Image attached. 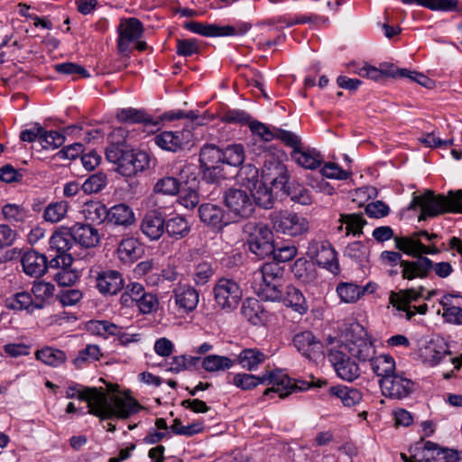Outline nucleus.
I'll use <instances>...</instances> for the list:
<instances>
[{
    "label": "nucleus",
    "instance_id": "nucleus-8",
    "mask_svg": "<svg viewBox=\"0 0 462 462\" xmlns=\"http://www.w3.org/2000/svg\"><path fill=\"white\" fill-rule=\"evenodd\" d=\"M269 219L276 233L290 237L304 236L310 230V222L305 217L288 209L271 212Z\"/></svg>",
    "mask_w": 462,
    "mask_h": 462
},
{
    "label": "nucleus",
    "instance_id": "nucleus-5",
    "mask_svg": "<svg viewBox=\"0 0 462 462\" xmlns=\"http://www.w3.org/2000/svg\"><path fill=\"white\" fill-rule=\"evenodd\" d=\"M106 157L116 165V170L124 176H132L149 167V155L145 152L134 151L130 147L107 146Z\"/></svg>",
    "mask_w": 462,
    "mask_h": 462
},
{
    "label": "nucleus",
    "instance_id": "nucleus-34",
    "mask_svg": "<svg viewBox=\"0 0 462 462\" xmlns=\"http://www.w3.org/2000/svg\"><path fill=\"white\" fill-rule=\"evenodd\" d=\"M107 222L125 227L132 226L135 221L133 209L126 204L120 203L107 209Z\"/></svg>",
    "mask_w": 462,
    "mask_h": 462
},
{
    "label": "nucleus",
    "instance_id": "nucleus-35",
    "mask_svg": "<svg viewBox=\"0 0 462 462\" xmlns=\"http://www.w3.org/2000/svg\"><path fill=\"white\" fill-rule=\"evenodd\" d=\"M267 358V356L256 347L245 348L237 356L235 363L239 364L244 369L255 371Z\"/></svg>",
    "mask_w": 462,
    "mask_h": 462
},
{
    "label": "nucleus",
    "instance_id": "nucleus-6",
    "mask_svg": "<svg viewBox=\"0 0 462 462\" xmlns=\"http://www.w3.org/2000/svg\"><path fill=\"white\" fill-rule=\"evenodd\" d=\"M282 269L277 263H265L254 273L253 284L257 294L267 300H281Z\"/></svg>",
    "mask_w": 462,
    "mask_h": 462
},
{
    "label": "nucleus",
    "instance_id": "nucleus-62",
    "mask_svg": "<svg viewBox=\"0 0 462 462\" xmlns=\"http://www.w3.org/2000/svg\"><path fill=\"white\" fill-rule=\"evenodd\" d=\"M55 291V286L44 281L34 282L32 287V293L34 295L38 302H44L51 299Z\"/></svg>",
    "mask_w": 462,
    "mask_h": 462
},
{
    "label": "nucleus",
    "instance_id": "nucleus-16",
    "mask_svg": "<svg viewBox=\"0 0 462 462\" xmlns=\"http://www.w3.org/2000/svg\"><path fill=\"white\" fill-rule=\"evenodd\" d=\"M262 157L263 160L262 176L264 181L270 183L276 189H283L288 182L289 177L287 169L282 162L279 155L265 151Z\"/></svg>",
    "mask_w": 462,
    "mask_h": 462
},
{
    "label": "nucleus",
    "instance_id": "nucleus-3",
    "mask_svg": "<svg viewBox=\"0 0 462 462\" xmlns=\"http://www.w3.org/2000/svg\"><path fill=\"white\" fill-rule=\"evenodd\" d=\"M417 208L421 211L419 221L448 212L462 213V189L449 191L447 196L435 195L432 190H427L421 195L413 196L409 208Z\"/></svg>",
    "mask_w": 462,
    "mask_h": 462
},
{
    "label": "nucleus",
    "instance_id": "nucleus-33",
    "mask_svg": "<svg viewBox=\"0 0 462 462\" xmlns=\"http://www.w3.org/2000/svg\"><path fill=\"white\" fill-rule=\"evenodd\" d=\"M291 156L298 165L308 170H316L323 162L322 155L315 149L300 147L299 150H292Z\"/></svg>",
    "mask_w": 462,
    "mask_h": 462
},
{
    "label": "nucleus",
    "instance_id": "nucleus-36",
    "mask_svg": "<svg viewBox=\"0 0 462 462\" xmlns=\"http://www.w3.org/2000/svg\"><path fill=\"white\" fill-rule=\"evenodd\" d=\"M116 119L120 122L131 124L158 125V122L154 121L144 110L133 107L119 109L116 112Z\"/></svg>",
    "mask_w": 462,
    "mask_h": 462
},
{
    "label": "nucleus",
    "instance_id": "nucleus-29",
    "mask_svg": "<svg viewBox=\"0 0 462 462\" xmlns=\"http://www.w3.org/2000/svg\"><path fill=\"white\" fill-rule=\"evenodd\" d=\"M376 288L377 285L374 282H368L363 287L352 282H340L337 286V293L343 302L354 303L365 293H373Z\"/></svg>",
    "mask_w": 462,
    "mask_h": 462
},
{
    "label": "nucleus",
    "instance_id": "nucleus-54",
    "mask_svg": "<svg viewBox=\"0 0 462 462\" xmlns=\"http://www.w3.org/2000/svg\"><path fill=\"white\" fill-rule=\"evenodd\" d=\"M199 361L200 358L197 356L186 355L175 356L170 362L169 370L172 373L178 374L195 367Z\"/></svg>",
    "mask_w": 462,
    "mask_h": 462
},
{
    "label": "nucleus",
    "instance_id": "nucleus-7",
    "mask_svg": "<svg viewBox=\"0 0 462 462\" xmlns=\"http://www.w3.org/2000/svg\"><path fill=\"white\" fill-rule=\"evenodd\" d=\"M73 245L74 240L69 228L66 226L57 228L49 239L48 252L51 257L50 267L70 266L73 263L70 253Z\"/></svg>",
    "mask_w": 462,
    "mask_h": 462
},
{
    "label": "nucleus",
    "instance_id": "nucleus-4",
    "mask_svg": "<svg viewBox=\"0 0 462 462\" xmlns=\"http://www.w3.org/2000/svg\"><path fill=\"white\" fill-rule=\"evenodd\" d=\"M232 383L244 391L254 389L259 384L268 385L263 393L264 396L277 393L279 398L282 399L286 394L284 389L289 385L290 377L282 370L276 369L265 371L262 375L239 373L234 375Z\"/></svg>",
    "mask_w": 462,
    "mask_h": 462
},
{
    "label": "nucleus",
    "instance_id": "nucleus-51",
    "mask_svg": "<svg viewBox=\"0 0 462 462\" xmlns=\"http://www.w3.org/2000/svg\"><path fill=\"white\" fill-rule=\"evenodd\" d=\"M69 204L65 200L49 204L44 210L43 218L50 223H57L62 220L68 212Z\"/></svg>",
    "mask_w": 462,
    "mask_h": 462
},
{
    "label": "nucleus",
    "instance_id": "nucleus-49",
    "mask_svg": "<svg viewBox=\"0 0 462 462\" xmlns=\"http://www.w3.org/2000/svg\"><path fill=\"white\" fill-rule=\"evenodd\" d=\"M102 356L100 347L97 345L89 344L79 351L78 356L73 359L76 367L80 368L86 364L98 361Z\"/></svg>",
    "mask_w": 462,
    "mask_h": 462
},
{
    "label": "nucleus",
    "instance_id": "nucleus-60",
    "mask_svg": "<svg viewBox=\"0 0 462 462\" xmlns=\"http://www.w3.org/2000/svg\"><path fill=\"white\" fill-rule=\"evenodd\" d=\"M54 69L60 74L72 76L74 79L90 77V74L84 67L73 62L56 64Z\"/></svg>",
    "mask_w": 462,
    "mask_h": 462
},
{
    "label": "nucleus",
    "instance_id": "nucleus-40",
    "mask_svg": "<svg viewBox=\"0 0 462 462\" xmlns=\"http://www.w3.org/2000/svg\"><path fill=\"white\" fill-rule=\"evenodd\" d=\"M165 231L169 236L179 240L189 235L190 226L184 217L174 216L165 221Z\"/></svg>",
    "mask_w": 462,
    "mask_h": 462
},
{
    "label": "nucleus",
    "instance_id": "nucleus-46",
    "mask_svg": "<svg viewBox=\"0 0 462 462\" xmlns=\"http://www.w3.org/2000/svg\"><path fill=\"white\" fill-rule=\"evenodd\" d=\"M1 214L5 220L10 223H24L29 217V211L22 205L7 203L1 208Z\"/></svg>",
    "mask_w": 462,
    "mask_h": 462
},
{
    "label": "nucleus",
    "instance_id": "nucleus-57",
    "mask_svg": "<svg viewBox=\"0 0 462 462\" xmlns=\"http://www.w3.org/2000/svg\"><path fill=\"white\" fill-rule=\"evenodd\" d=\"M65 142V137L58 131H46L42 127V133L40 137V144L45 150H54L61 146Z\"/></svg>",
    "mask_w": 462,
    "mask_h": 462
},
{
    "label": "nucleus",
    "instance_id": "nucleus-32",
    "mask_svg": "<svg viewBox=\"0 0 462 462\" xmlns=\"http://www.w3.org/2000/svg\"><path fill=\"white\" fill-rule=\"evenodd\" d=\"M69 228L73 236L74 245L79 244L88 248L96 246L99 242L97 230L89 225L76 224Z\"/></svg>",
    "mask_w": 462,
    "mask_h": 462
},
{
    "label": "nucleus",
    "instance_id": "nucleus-64",
    "mask_svg": "<svg viewBox=\"0 0 462 462\" xmlns=\"http://www.w3.org/2000/svg\"><path fill=\"white\" fill-rule=\"evenodd\" d=\"M139 310L143 314H152L157 311L159 308V300L157 296L152 292H145L135 302Z\"/></svg>",
    "mask_w": 462,
    "mask_h": 462
},
{
    "label": "nucleus",
    "instance_id": "nucleus-37",
    "mask_svg": "<svg viewBox=\"0 0 462 462\" xmlns=\"http://www.w3.org/2000/svg\"><path fill=\"white\" fill-rule=\"evenodd\" d=\"M5 306L14 310H32L33 309H42V302L33 301L32 295L26 291H21L9 297L5 300Z\"/></svg>",
    "mask_w": 462,
    "mask_h": 462
},
{
    "label": "nucleus",
    "instance_id": "nucleus-41",
    "mask_svg": "<svg viewBox=\"0 0 462 462\" xmlns=\"http://www.w3.org/2000/svg\"><path fill=\"white\" fill-rule=\"evenodd\" d=\"M242 315L252 324L257 325L265 318L262 304L256 299H246L241 308Z\"/></svg>",
    "mask_w": 462,
    "mask_h": 462
},
{
    "label": "nucleus",
    "instance_id": "nucleus-55",
    "mask_svg": "<svg viewBox=\"0 0 462 462\" xmlns=\"http://www.w3.org/2000/svg\"><path fill=\"white\" fill-rule=\"evenodd\" d=\"M403 4H416L431 10L451 11L457 7V2L453 0H401Z\"/></svg>",
    "mask_w": 462,
    "mask_h": 462
},
{
    "label": "nucleus",
    "instance_id": "nucleus-61",
    "mask_svg": "<svg viewBox=\"0 0 462 462\" xmlns=\"http://www.w3.org/2000/svg\"><path fill=\"white\" fill-rule=\"evenodd\" d=\"M180 190V180L175 177H164L160 179L153 187L155 193L163 195H175Z\"/></svg>",
    "mask_w": 462,
    "mask_h": 462
},
{
    "label": "nucleus",
    "instance_id": "nucleus-59",
    "mask_svg": "<svg viewBox=\"0 0 462 462\" xmlns=\"http://www.w3.org/2000/svg\"><path fill=\"white\" fill-rule=\"evenodd\" d=\"M106 175L104 172H97L84 181L81 189L88 194L97 193L106 187Z\"/></svg>",
    "mask_w": 462,
    "mask_h": 462
},
{
    "label": "nucleus",
    "instance_id": "nucleus-13",
    "mask_svg": "<svg viewBox=\"0 0 462 462\" xmlns=\"http://www.w3.org/2000/svg\"><path fill=\"white\" fill-rule=\"evenodd\" d=\"M422 288L420 291L414 289L392 291L389 297L390 303L398 310L406 313V318L411 319L416 313L425 314L428 310L426 303L416 306L414 303L423 298Z\"/></svg>",
    "mask_w": 462,
    "mask_h": 462
},
{
    "label": "nucleus",
    "instance_id": "nucleus-47",
    "mask_svg": "<svg viewBox=\"0 0 462 462\" xmlns=\"http://www.w3.org/2000/svg\"><path fill=\"white\" fill-rule=\"evenodd\" d=\"M291 272L295 278L303 283H310L316 278L313 264L302 258L297 259L294 262Z\"/></svg>",
    "mask_w": 462,
    "mask_h": 462
},
{
    "label": "nucleus",
    "instance_id": "nucleus-10",
    "mask_svg": "<svg viewBox=\"0 0 462 462\" xmlns=\"http://www.w3.org/2000/svg\"><path fill=\"white\" fill-rule=\"evenodd\" d=\"M183 27L193 33L205 37L243 36L252 28V24L246 22H237L234 25L219 26L191 21L184 23Z\"/></svg>",
    "mask_w": 462,
    "mask_h": 462
},
{
    "label": "nucleus",
    "instance_id": "nucleus-18",
    "mask_svg": "<svg viewBox=\"0 0 462 462\" xmlns=\"http://www.w3.org/2000/svg\"><path fill=\"white\" fill-rule=\"evenodd\" d=\"M420 356L423 362L430 366L448 361L454 365L455 369H459L462 362L457 357L452 356L448 344L443 339H432L420 349Z\"/></svg>",
    "mask_w": 462,
    "mask_h": 462
},
{
    "label": "nucleus",
    "instance_id": "nucleus-15",
    "mask_svg": "<svg viewBox=\"0 0 462 462\" xmlns=\"http://www.w3.org/2000/svg\"><path fill=\"white\" fill-rule=\"evenodd\" d=\"M223 199L229 212L239 218H248L254 211V201L250 191L230 188L225 191Z\"/></svg>",
    "mask_w": 462,
    "mask_h": 462
},
{
    "label": "nucleus",
    "instance_id": "nucleus-17",
    "mask_svg": "<svg viewBox=\"0 0 462 462\" xmlns=\"http://www.w3.org/2000/svg\"><path fill=\"white\" fill-rule=\"evenodd\" d=\"M348 355L340 346H337L329 350L328 359L339 378L346 382H353L360 376V368Z\"/></svg>",
    "mask_w": 462,
    "mask_h": 462
},
{
    "label": "nucleus",
    "instance_id": "nucleus-1",
    "mask_svg": "<svg viewBox=\"0 0 462 462\" xmlns=\"http://www.w3.org/2000/svg\"><path fill=\"white\" fill-rule=\"evenodd\" d=\"M437 234H430L426 230H420L406 236H396L394 242L396 248L416 259L401 262V273L404 280L423 279L430 273L431 260L426 254H437L440 250L437 247L435 240Z\"/></svg>",
    "mask_w": 462,
    "mask_h": 462
},
{
    "label": "nucleus",
    "instance_id": "nucleus-28",
    "mask_svg": "<svg viewBox=\"0 0 462 462\" xmlns=\"http://www.w3.org/2000/svg\"><path fill=\"white\" fill-rule=\"evenodd\" d=\"M173 295L176 305L185 312L193 311L199 301V291L189 284H178Z\"/></svg>",
    "mask_w": 462,
    "mask_h": 462
},
{
    "label": "nucleus",
    "instance_id": "nucleus-9",
    "mask_svg": "<svg viewBox=\"0 0 462 462\" xmlns=\"http://www.w3.org/2000/svg\"><path fill=\"white\" fill-rule=\"evenodd\" d=\"M244 231L247 234V245L251 253L259 258L275 253L273 234L267 225L249 222L245 224Z\"/></svg>",
    "mask_w": 462,
    "mask_h": 462
},
{
    "label": "nucleus",
    "instance_id": "nucleus-12",
    "mask_svg": "<svg viewBox=\"0 0 462 462\" xmlns=\"http://www.w3.org/2000/svg\"><path fill=\"white\" fill-rule=\"evenodd\" d=\"M213 292L217 307L226 311L236 309L242 299L240 285L233 279L220 278L217 280Z\"/></svg>",
    "mask_w": 462,
    "mask_h": 462
},
{
    "label": "nucleus",
    "instance_id": "nucleus-22",
    "mask_svg": "<svg viewBox=\"0 0 462 462\" xmlns=\"http://www.w3.org/2000/svg\"><path fill=\"white\" fill-rule=\"evenodd\" d=\"M68 399L78 398L88 402V412L96 416V411H100L104 397L97 392L96 387H87L78 383L69 386L66 390Z\"/></svg>",
    "mask_w": 462,
    "mask_h": 462
},
{
    "label": "nucleus",
    "instance_id": "nucleus-19",
    "mask_svg": "<svg viewBox=\"0 0 462 462\" xmlns=\"http://www.w3.org/2000/svg\"><path fill=\"white\" fill-rule=\"evenodd\" d=\"M143 33L141 21L134 17L123 19L118 26L117 49L119 53L128 55L131 44L138 41Z\"/></svg>",
    "mask_w": 462,
    "mask_h": 462
},
{
    "label": "nucleus",
    "instance_id": "nucleus-30",
    "mask_svg": "<svg viewBox=\"0 0 462 462\" xmlns=\"http://www.w3.org/2000/svg\"><path fill=\"white\" fill-rule=\"evenodd\" d=\"M292 342L297 350L309 359L313 358L322 348V343L309 330L297 333Z\"/></svg>",
    "mask_w": 462,
    "mask_h": 462
},
{
    "label": "nucleus",
    "instance_id": "nucleus-11",
    "mask_svg": "<svg viewBox=\"0 0 462 462\" xmlns=\"http://www.w3.org/2000/svg\"><path fill=\"white\" fill-rule=\"evenodd\" d=\"M306 255L318 265L334 274L340 271L337 254L328 241L310 240L307 246Z\"/></svg>",
    "mask_w": 462,
    "mask_h": 462
},
{
    "label": "nucleus",
    "instance_id": "nucleus-63",
    "mask_svg": "<svg viewBox=\"0 0 462 462\" xmlns=\"http://www.w3.org/2000/svg\"><path fill=\"white\" fill-rule=\"evenodd\" d=\"M221 120L226 124L250 125L252 118L248 113L240 109H228L221 116Z\"/></svg>",
    "mask_w": 462,
    "mask_h": 462
},
{
    "label": "nucleus",
    "instance_id": "nucleus-45",
    "mask_svg": "<svg viewBox=\"0 0 462 462\" xmlns=\"http://www.w3.org/2000/svg\"><path fill=\"white\" fill-rule=\"evenodd\" d=\"M339 221L341 225L338 226V230H343V226L346 225V235L350 234L356 236L363 233V227L366 224L365 219L361 214H341Z\"/></svg>",
    "mask_w": 462,
    "mask_h": 462
},
{
    "label": "nucleus",
    "instance_id": "nucleus-23",
    "mask_svg": "<svg viewBox=\"0 0 462 462\" xmlns=\"http://www.w3.org/2000/svg\"><path fill=\"white\" fill-rule=\"evenodd\" d=\"M21 264L26 275L40 278L47 273L50 261L44 254L35 250H28L23 254Z\"/></svg>",
    "mask_w": 462,
    "mask_h": 462
},
{
    "label": "nucleus",
    "instance_id": "nucleus-39",
    "mask_svg": "<svg viewBox=\"0 0 462 462\" xmlns=\"http://www.w3.org/2000/svg\"><path fill=\"white\" fill-rule=\"evenodd\" d=\"M236 180L252 193L261 184L258 168L250 163L243 165L236 174Z\"/></svg>",
    "mask_w": 462,
    "mask_h": 462
},
{
    "label": "nucleus",
    "instance_id": "nucleus-21",
    "mask_svg": "<svg viewBox=\"0 0 462 462\" xmlns=\"http://www.w3.org/2000/svg\"><path fill=\"white\" fill-rule=\"evenodd\" d=\"M191 138L192 134L189 130L163 131L155 135L154 142L165 151L177 152L189 145Z\"/></svg>",
    "mask_w": 462,
    "mask_h": 462
},
{
    "label": "nucleus",
    "instance_id": "nucleus-42",
    "mask_svg": "<svg viewBox=\"0 0 462 462\" xmlns=\"http://www.w3.org/2000/svg\"><path fill=\"white\" fill-rule=\"evenodd\" d=\"M370 363L373 372L381 379L395 373V361L390 355L374 356Z\"/></svg>",
    "mask_w": 462,
    "mask_h": 462
},
{
    "label": "nucleus",
    "instance_id": "nucleus-27",
    "mask_svg": "<svg viewBox=\"0 0 462 462\" xmlns=\"http://www.w3.org/2000/svg\"><path fill=\"white\" fill-rule=\"evenodd\" d=\"M143 252V245L137 238L133 236L123 238L116 248L117 257L125 264L136 262L142 257Z\"/></svg>",
    "mask_w": 462,
    "mask_h": 462
},
{
    "label": "nucleus",
    "instance_id": "nucleus-43",
    "mask_svg": "<svg viewBox=\"0 0 462 462\" xmlns=\"http://www.w3.org/2000/svg\"><path fill=\"white\" fill-rule=\"evenodd\" d=\"M235 365V361L225 356L208 355L201 360V366L209 373L224 372Z\"/></svg>",
    "mask_w": 462,
    "mask_h": 462
},
{
    "label": "nucleus",
    "instance_id": "nucleus-38",
    "mask_svg": "<svg viewBox=\"0 0 462 462\" xmlns=\"http://www.w3.org/2000/svg\"><path fill=\"white\" fill-rule=\"evenodd\" d=\"M281 300L300 315L307 313L309 310L304 295L294 286H287L285 296L282 295Z\"/></svg>",
    "mask_w": 462,
    "mask_h": 462
},
{
    "label": "nucleus",
    "instance_id": "nucleus-24",
    "mask_svg": "<svg viewBox=\"0 0 462 462\" xmlns=\"http://www.w3.org/2000/svg\"><path fill=\"white\" fill-rule=\"evenodd\" d=\"M125 287V282L120 272L116 270H103L96 276V288L103 295H115Z\"/></svg>",
    "mask_w": 462,
    "mask_h": 462
},
{
    "label": "nucleus",
    "instance_id": "nucleus-56",
    "mask_svg": "<svg viewBox=\"0 0 462 462\" xmlns=\"http://www.w3.org/2000/svg\"><path fill=\"white\" fill-rule=\"evenodd\" d=\"M222 152L223 163L231 166H239L245 160V150L240 143L228 145Z\"/></svg>",
    "mask_w": 462,
    "mask_h": 462
},
{
    "label": "nucleus",
    "instance_id": "nucleus-58",
    "mask_svg": "<svg viewBox=\"0 0 462 462\" xmlns=\"http://www.w3.org/2000/svg\"><path fill=\"white\" fill-rule=\"evenodd\" d=\"M251 193L254 204H257L263 208H271L273 206L274 199L272 191L265 186V184H259L257 188Z\"/></svg>",
    "mask_w": 462,
    "mask_h": 462
},
{
    "label": "nucleus",
    "instance_id": "nucleus-50",
    "mask_svg": "<svg viewBox=\"0 0 462 462\" xmlns=\"http://www.w3.org/2000/svg\"><path fill=\"white\" fill-rule=\"evenodd\" d=\"M330 393L339 398L345 406L351 407L358 403L362 395L356 389H349L347 387L334 386L329 390Z\"/></svg>",
    "mask_w": 462,
    "mask_h": 462
},
{
    "label": "nucleus",
    "instance_id": "nucleus-2",
    "mask_svg": "<svg viewBox=\"0 0 462 462\" xmlns=\"http://www.w3.org/2000/svg\"><path fill=\"white\" fill-rule=\"evenodd\" d=\"M97 392L103 395L104 403L100 411H96V416L106 422L103 428L108 431L116 430V420H125L144 409L132 396L130 390L121 391L116 383L107 384L106 392L103 388H97Z\"/></svg>",
    "mask_w": 462,
    "mask_h": 462
},
{
    "label": "nucleus",
    "instance_id": "nucleus-25",
    "mask_svg": "<svg viewBox=\"0 0 462 462\" xmlns=\"http://www.w3.org/2000/svg\"><path fill=\"white\" fill-rule=\"evenodd\" d=\"M352 357L357 359L361 363L371 361L375 356V347L371 340L366 337H359L348 340L345 344L339 345Z\"/></svg>",
    "mask_w": 462,
    "mask_h": 462
},
{
    "label": "nucleus",
    "instance_id": "nucleus-31",
    "mask_svg": "<svg viewBox=\"0 0 462 462\" xmlns=\"http://www.w3.org/2000/svg\"><path fill=\"white\" fill-rule=\"evenodd\" d=\"M199 216L203 223L213 227L220 228L229 223L224 209L212 203L201 204L199 208Z\"/></svg>",
    "mask_w": 462,
    "mask_h": 462
},
{
    "label": "nucleus",
    "instance_id": "nucleus-20",
    "mask_svg": "<svg viewBox=\"0 0 462 462\" xmlns=\"http://www.w3.org/2000/svg\"><path fill=\"white\" fill-rule=\"evenodd\" d=\"M379 384L383 393L391 399H403L413 391V383L402 374L396 373L380 379Z\"/></svg>",
    "mask_w": 462,
    "mask_h": 462
},
{
    "label": "nucleus",
    "instance_id": "nucleus-26",
    "mask_svg": "<svg viewBox=\"0 0 462 462\" xmlns=\"http://www.w3.org/2000/svg\"><path fill=\"white\" fill-rule=\"evenodd\" d=\"M142 233L152 241L158 240L165 232V220L161 212H147L141 221Z\"/></svg>",
    "mask_w": 462,
    "mask_h": 462
},
{
    "label": "nucleus",
    "instance_id": "nucleus-52",
    "mask_svg": "<svg viewBox=\"0 0 462 462\" xmlns=\"http://www.w3.org/2000/svg\"><path fill=\"white\" fill-rule=\"evenodd\" d=\"M387 65L388 64L383 65L381 69H378L374 66L365 63L363 66L357 68L355 72L362 78H367L374 81H382L386 77H389V74L393 73V69H389Z\"/></svg>",
    "mask_w": 462,
    "mask_h": 462
},
{
    "label": "nucleus",
    "instance_id": "nucleus-14",
    "mask_svg": "<svg viewBox=\"0 0 462 462\" xmlns=\"http://www.w3.org/2000/svg\"><path fill=\"white\" fill-rule=\"evenodd\" d=\"M223 152L215 144H204L199 152L203 178L208 182L217 181L222 174Z\"/></svg>",
    "mask_w": 462,
    "mask_h": 462
},
{
    "label": "nucleus",
    "instance_id": "nucleus-53",
    "mask_svg": "<svg viewBox=\"0 0 462 462\" xmlns=\"http://www.w3.org/2000/svg\"><path fill=\"white\" fill-rule=\"evenodd\" d=\"M440 304L444 310L443 316L450 321L462 310V297L448 294L442 298Z\"/></svg>",
    "mask_w": 462,
    "mask_h": 462
},
{
    "label": "nucleus",
    "instance_id": "nucleus-48",
    "mask_svg": "<svg viewBox=\"0 0 462 462\" xmlns=\"http://www.w3.org/2000/svg\"><path fill=\"white\" fill-rule=\"evenodd\" d=\"M35 356L45 365L59 366L66 361V355L63 351L51 346L37 350Z\"/></svg>",
    "mask_w": 462,
    "mask_h": 462
},
{
    "label": "nucleus",
    "instance_id": "nucleus-44",
    "mask_svg": "<svg viewBox=\"0 0 462 462\" xmlns=\"http://www.w3.org/2000/svg\"><path fill=\"white\" fill-rule=\"evenodd\" d=\"M82 213L85 218L92 223L100 224L107 219V209L100 201L90 200L83 205Z\"/></svg>",
    "mask_w": 462,
    "mask_h": 462
}]
</instances>
